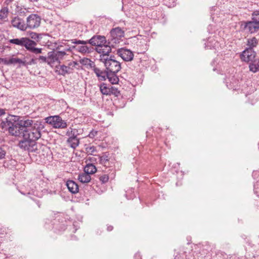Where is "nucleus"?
I'll return each mask as SVG.
<instances>
[{
  "label": "nucleus",
  "instance_id": "obj_1",
  "mask_svg": "<svg viewBox=\"0 0 259 259\" xmlns=\"http://www.w3.org/2000/svg\"><path fill=\"white\" fill-rule=\"evenodd\" d=\"M19 137L22 140L19 142V147L24 150L32 152L36 149V141L41 136V132L45 128V123L41 121H34L32 119H24L21 122Z\"/></svg>",
  "mask_w": 259,
  "mask_h": 259
},
{
  "label": "nucleus",
  "instance_id": "obj_2",
  "mask_svg": "<svg viewBox=\"0 0 259 259\" xmlns=\"http://www.w3.org/2000/svg\"><path fill=\"white\" fill-rule=\"evenodd\" d=\"M24 119H20L19 116L9 114L4 119L2 120L0 123V128L4 132H8L12 136L18 137L20 136V131L21 129V122Z\"/></svg>",
  "mask_w": 259,
  "mask_h": 259
},
{
  "label": "nucleus",
  "instance_id": "obj_3",
  "mask_svg": "<svg viewBox=\"0 0 259 259\" xmlns=\"http://www.w3.org/2000/svg\"><path fill=\"white\" fill-rule=\"evenodd\" d=\"M71 44H81V40H78L76 41H67V44H64V46L61 45L57 47L56 51H53L48 53V61L49 64L54 63L55 62L60 63V60L63 59L64 57L66 55V51H69L71 48L74 49L75 47H71L69 42Z\"/></svg>",
  "mask_w": 259,
  "mask_h": 259
},
{
  "label": "nucleus",
  "instance_id": "obj_4",
  "mask_svg": "<svg viewBox=\"0 0 259 259\" xmlns=\"http://www.w3.org/2000/svg\"><path fill=\"white\" fill-rule=\"evenodd\" d=\"M90 40L93 47L96 46V51L100 55H108L111 53V48L107 44L105 36L95 35Z\"/></svg>",
  "mask_w": 259,
  "mask_h": 259
},
{
  "label": "nucleus",
  "instance_id": "obj_5",
  "mask_svg": "<svg viewBox=\"0 0 259 259\" xmlns=\"http://www.w3.org/2000/svg\"><path fill=\"white\" fill-rule=\"evenodd\" d=\"M108 57L109 54L100 55V60L104 63L108 72L117 73L121 69L120 63L111 57Z\"/></svg>",
  "mask_w": 259,
  "mask_h": 259
},
{
  "label": "nucleus",
  "instance_id": "obj_6",
  "mask_svg": "<svg viewBox=\"0 0 259 259\" xmlns=\"http://www.w3.org/2000/svg\"><path fill=\"white\" fill-rule=\"evenodd\" d=\"M41 17L36 14H31L26 18V29H34L38 28L40 24Z\"/></svg>",
  "mask_w": 259,
  "mask_h": 259
},
{
  "label": "nucleus",
  "instance_id": "obj_7",
  "mask_svg": "<svg viewBox=\"0 0 259 259\" xmlns=\"http://www.w3.org/2000/svg\"><path fill=\"white\" fill-rule=\"evenodd\" d=\"M46 123L51 124L55 128H65L67 126L66 122L59 116H53L45 118Z\"/></svg>",
  "mask_w": 259,
  "mask_h": 259
},
{
  "label": "nucleus",
  "instance_id": "obj_8",
  "mask_svg": "<svg viewBox=\"0 0 259 259\" xmlns=\"http://www.w3.org/2000/svg\"><path fill=\"white\" fill-rule=\"evenodd\" d=\"M256 56L255 52L252 48H246L240 55L242 61L249 62L253 61Z\"/></svg>",
  "mask_w": 259,
  "mask_h": 259
},
{
  "label": "nucleus",
  "instance_id": "obj_9",
  "mask_svg": "<svg viewBox=\"0 0 259 259\" xmlns=\"http://www.w3.org/2000/svg\"><path fill=\"white\" fill-rule=\"evenodd\" d=\"M11 24L13 27L20 30L25 31L27 30L25 21L18 16L12 18Z\"/></svg>",
  "mask_w": 259,
  "mask_h": 259
},
{
  "label": "nucleus",
  "instance_id": "obj_10",
  "mask_svg": "<svg viewBox=\"0 0 259 259\" xmlns=\"http://www.w3.org/2000/svg\"><path fill=\"white\" fill-rule=\"evenodd\" d=\"M117 54L125 61H131L134 57L133 53L131 51L123 48L119 49Z\"/></svg>",
  "mask_w": 259,
  "mask_h": 259
},
{
  "label": "nucleus",
  "instance_id": "obj_11",
  "mask_svg": "<svg viewBox=\"0 0 259 259\" xmlns=\"http://www.w3.org/2000/svg\"><path fill=\"white\" fill-rule=\"evenodd\" d=\"M244 29L250 33L256 32L259 29V25L253 20L244 22Z\"/></svg>",
  "mask_w": 259,
  "mask_h": 259
},
{
  "label": "nucleus",
  "instance_id": "obj_12",
  "mask_svg": "<svg viewBox=\"0 0 259 259\" xmlns=\"http://www.w3.org/2000/svg\"><path fill=\"white\" fill-rule=\"evenodd\" d=\"M81 52L82 54H89L92 53L94 51V48L91 43L90 40L89 41L82 40Z\"/></svg>",
  "mask_w": 259,
  "mask_h": 259
},
{
  "label": "nucleus",
  "instance_id": "obj_13",
  "mask_svg": "<svg viewBox=\"0 0 259 259\" xmlns=\"http://www.w3.org/2000/svg\"><path fill=\"white\" fill-rule=\"evenodd\" d=\"M68 190L72 193L75 194L78 191V185L72 180H68L67 181L66 184Z\"/></svg>",
  "mask_w": 259,
  "mask_h": 259
},
{
  "label": "nucleus",
  "instance_id": "obj_14",
  "mask_svg": "<svg viewBox=\"0 0 259 259\" xmlns=\"http://www.w3.org/2000/svg\"><path fill=\"white\" fill-rule=\"evenodd\" d=\"M110 33L113 37L117 39L120 38L124 36V31L119 27L112 29Z\"/></svg>",
  "mask_w": 259,
  "mask_h": 259
},
{
  "label": "nucleus",
  "instance_id": "obj_15",
  "mask_svg": "<svg viewBox=\"0 0 259 259\" xmlns=\"http://www.w3.org/2000/svg\"><path fill=\"white\" fill-rule=\"evenodd\" d=\"M94 72L98 77V79L101 80H105L107 78V76L108 75V71H104L100 70L98 68H94L93 69Z\"/></svg>",
  "mask_w": 259,
  "mask_h": 259
},
{
  "label": "nucleus",
  "instance_id": "obj_16",
  "mask_svg": "<svg viewBox=\"0 0 259 259\" xmlns=\"http://www.w3.org/2000/svg\"><path fill=\"white\" fill-rule=\"evenodd\" d=\"M82 66L88 69H92L93 70L95 68V63L91 60V59L87 58H82Z\"/></svg>",
  "mask_w": 259,
  "mask_h": 259
},
{
  "label": "nucleus",
  "instance_id": "obj_17",
  "mask_svg": "<svg viewBox=\"0 0 259 259\" xmlns=\"http://www.w3.org/2000/svg\"><path fill=\"white\" fill-rule=\"evenodd\" d=\"M36 45V42L30 39L27 37H25L23 47H24L27 50L31 52L33 48Z\"/></svg>",
  "mask_w": 259,
  "mask_h": 259
},
{
  "label": "nucleus",
  "instance_id": "obj_18",
  "mask_svg": "<svg viewBox=\"0 0 259 259\" xmlns=\"http://www.w3.org/2000/svg\"><path fill=\"white\" fill-rule=\"evenodd\" d=\"M15 12L18 16L20 17L25 16L29 12L28 9L22 6H17L15 9Z\"/></svg>",
  "mask_w": 259,
  "mask_h": 259
},
{
  "label": "nucleus",
  "instance_id": "obj_19",
  "mask_svg": "<svg viewBox=\"0 0 259 259\" xmlns=\"http://www.w3.org/2000/svg\"><path fill=\"white\" fill-rule=\"evenodd\" d=\"M116 73H117L108 72L107 78L112 84H117L119 81V78Z\"/></svg>",
  "mask_w": 259,
  "mask_h": 259
},
{
  "label": "nucleus",
  "instance_id": "obj_20",
  "mask_svg": "<svg viewBox=\"0 0 259 259\" xmlns=\"http://www.w3.org/2000/svg\"><path fill=\"white\" fill-rule=\"evenodd\" d=\"M83 171L87 174L93 175L97 171V168L93 164L89 163L84 166Z\"/></svg>",
  "mask_w": 259,
  "mask_h": 259
},
{
  "label": "nucleus",
  "instance_id": "obj_21",
  "mask_svg": "<svg viewBox=\"0 0 259 259\" xmlns=\"http://www.w3.org/2000/svg\"><path fill=\"white\" fill-rule=\"evenodd\" d=\"M249 69L253 72L259 71V59L253 60L249 65Z\"/></svg>",
  "mask_w": 259,
  "mask_h": 259
},
{
  "label": "nucleus",
  "instance_id": "obj_22",
  "mask_svg": "<svg viewBox=\"0 0 259 259\" xmlns=\"http://www.w3.org/2000/svg\"><path fill=\"white\" fill-rule=\"evenodd\" d=\"M68 142L72 148H75L79 145V140L76 136H72L69 138Z\"/></svg>",
  "mask_w": 259,
  "mask_h": 259
},
{
  "label": "nucleus",
  "instance_id": "obj_23",
  "mask_svg": "<svg viewBox=\"0 0 259 259\" xmlns=\"http://www.w3.org/2000/svg\"><path fill=\"white\" fill-rule=\"evenodd\" d=\"M100 90L102 94L106 95H111V92H112V90H111L112 89L109 88V87H107V85L104 83L100 85Z\"/></svg>",
  "mask_w": 259,
  "mask_h": 259
},
{
  "label": "nucleus",
  "instance_id": "obj_24",
  "mask_svg": "<svg viewBox=\"0 0 259 259\" xmlns=\"http://www.w3.org/2000/svg\"><path fill=\"white\" fill-rule=\"evenodd\" d=\"M25 37L20 38H13L9 40V42L12 44L16 45L21 47H23Z\"/></svg>",
  "mask_w": 259,
  "mask_h": 259
},
{
  "label": "nucleus",
  "instance_id": "obj_25",
  "mask_svg": "<svg viewBox=\"0 0 259 259\" xmlns=\"http://www.w3.org/2000/svg\"><path fill=\"white\" fill-rule=\"evenodd\" d=\"M10 62L11 64H19L20 66H26V61H23L22 60L18 58H10Z\"/></svg>",
  "mask_w": 259,
  "mask_h": 259
},
{
  "label": "nucleus",
  "instance_id": "obj_26",
  "mask_svg": "<svg viewBox=\"0 0 259 259\" xmlns=\"http://www.w3.org/2000/svg\"><path fill=\"white\" fill-rule=\"evenodd\" d=\"M258 41L257 39L253 37L251 38H249L247 39V45L248 46V48H252L256 46L257 45Z\"/></svg>",
  "mask_w": 259,
  "mask_h": 259
},
{
  "label": "nucleus",
  "instance_id": "obj_27",
  "mask_svg": "<svg viewBox=\"0 0 259 259\" xmlns=\"http://www.w3.org/2000/svg\"><path fill=\"white\" fill-rule=\"evenodd\" d=\"M59 71L60 74L64 75L67 73H69L71 72V68L69 66L61 65Z\"/></svg>",
  "mask_w": 259,
  "mask_h": 259
},
{
  "label": "nucleus",
  "instance_id": "obj_28",
  "mask_svg": "<svg viewBox=\"0 0 259 259\" xmlns=\"http://www.w3.org/2000/svg\"><path fill=\"white\" fill-rule=\"evenodd\" d=\"M9 13V9L7 7H4L0 10V19H4L7 18Z\"/></svg>",
  "mask_w": 259,
  "mask_h": 259
},
{
  "label": "nucleus",
  "instance_id": "obj_29",
  "mask_svg": "<svg viewBox=\"0 0 259 259\" xmlns=\"http://www.w3.org/2000/svg\"><path fill=\"white\" fill-rule=\"evenodd\" d=\"M108 155L107 153H105L100 156V162L101 164H105L109 161Z\"/></svg>",
  "mask_w": 259,
  "mask_h": 259
},
{
  "label": "nucleus",
  "instance_id": "obj_30",
  "mask_svg": "<svg viewBox=\"0 0 259 259\" xmlns=\"http://www.w3.org/2000/svg\"><path fill=\"white\" fill-rule=\"evenodd\" d=\"M90 174H87L84 172L82 174V183H88L91 181V175Z\"/></svg>",
  "mask_w": 259,
  "mask_h": 259
},
{
  "label": "nucleus",
  "instance_id": "obj_31",
  "mask_svg": "<svg viewBox=\"0 0 259 259\" xmlns=\"http://www.w3.org/2000/svg\"><path fill=\"white\" fill-rule=\"evenodd\" d=\"M252 19L259 25V11H255L252 14Z\"/></svg>",
  "mask_w": 259,
  "mask_h": 259
},
{
  "label": "nucleus",
  "instance_id": "obj_32",
  "mask_svg": "<svg viewBox=\"0 0 259 259\" xmlns=\"http://www.w3.org/2000/svg\"><path fill=\"white\" fill-rule=\"evenodd\" d=\"M36 58L37 59V61L40 63L47 62L49 64L48 56L47 57L42 56H39L38 57H36Z\"/></svg>",
  "mask_w": 259,
  "mask_h": 259
},
{
  "label": "nucleus",
  "instance_id": "obj_33",
  "mask_svg": "<svg viewBox=\"0 0 259 259\" xmlns=\"http://www.w3.org/2000/svg\"><path fill=\"white\" fill-rule=\"evenodd\" d=\"M95 147L94 146H87L85 147V151L88 154H93L95 151Z\"/></svg>",
  "mask_w": 259,
  "mask_h": 259
},
{
  "label": "nucleus",
  "instance_id": "obj_34",
  "mask_svg": "<svg viewBox=\"0 0 259 259\" xmlns=\"http://www.w3.org/2000/svg\"><path fill=\"white\" fill-rule=\"evenodd\" d=\"M37 63V59L35 58H31L29 62H26V66L36 64Z\"/></svg>",
  "mask_w": 259,
  "mask_h": 259
},
{
  "label": "nucleus",
  "instance_id": "obj_35",
  "mask_svg": "<svg viewBox=\"0 0 259 259\" xmlns=\"http://www.w3.org/2000/svg\"><path fill=\"white\" fill-rule=\"evenodd\" d=\"M0 63H2L4 65H10V59L0 58Z\"/></svg>",
  "mask_w": 259,
  "mask_h": 259
},
{
  "label": "nucleus",
  "instance_id": "obj_36",
  "mask_svg": "<svg viewBox=\"0 0 259 259\" xmlns=\"http://www.w3.org/2000/svg\"><path fill=\"white\" fill-rule=\"evenodd\" d=\"M109 177L107 175H104L100 177V180L103 183H105L108 182Z\"/></svg>",
  "mask_w": 259,
  "mask_h": 259
},
{
  "label": "nucleus",
  "instance_id": "obj_37",
  "mask_svg": "<svg viewBox=\"0 0 259 259\" xmlns=\"http://www.w3.org/2000/svg\"><path fill=\"white\" fill-rule=\"evenodd\" d=\"M6 154V151L2 147H0V159L4 158Z\"/></svg>",
  "mask_w": 259,
  "mask_h": 259
},
{
  "label": "nucleus",
  "instance_id": "obj_38",
  "mask_svg": "<svg viewBox=\"0 0 259 259\" xmlns=\"http://www.w3.org/2000/svg\"><path fill=\"white\" fill-rule=\"evenodd\" d=\"M42 49L41 48H33L31 52L34 53L35 54H38L41 53Z\"/></svg>",
  "mask_w": 259,
  "mask_h": 259
},
{
  "label": "nucleus",
  "instance_id": "obj_39",
  "mask_svg": "<svg viewBox=\"0 0 259 259\" xmlns=\"http://www.w3.org/2000/svg\"><path fill=\"white\" fill-rule=\"evenodd\" d=\"M111 89H112V92H111V94H113L115 96H118L119 95V91L117 89H115L113 87H111Z\"/></svg>",
  "mask_w": 259,
  "mask_h": 259
},
{
  "label": "nucleus",
  "instance_id": "obj_40",
  "mask_svg": "<svg viewBox=\"0 0 259 259\" xmlns=\"http://www.w3.org/2000/svg\"><path fill=\"white\" fill-rule=\"evenodd\" d=\"M97 134V132H94V131H92V132H90L89 134L88 135V136H86L85 135L84 137H87V136H89L90 138H93V137H94V136H95V135Z\"/></svg>",
  "mask_w": 259,
  "mask_h": 259
},
{
  "label": "nucleus",
  "instance_id": "obj_41",
  "mask_svg": "<svg viewBox=\"0 0 259 259\" xmlns=\"http://www.w3.org/2000/svg\"><path fill=\"white\" fill-rule=\"evenodd\" d=\"M73 230L72 231V232L75 233L79 228V226H77V225H76L75 223H73Z\"/></svg>",
  "mask_w": 259,
  "mask_h": 259
},
{
  "label": "nucleus",
  "instance_id": "obj_42",
  "mask_svg": "<svg viewBox=\"0 0 259 259\" xmlns=\"http://www.w3.org/2000/svg\"><path fill=\"white\" fill-rule=\"evenodd\" d=\"M6 114V109L0 108V117Z\"/></svg>",
  "mask_w": 259,
  "mask_h": 259
},
{
  "label": "nucleus",
  "instance_id": "obj_43",
  "mask_svg": "<svg viewBox=\"0 0 259 259\" xmlns=\"http://www.w3.org/2000/svg\"><path fill=\"white\" fill-rule=\"evenodd\" d=\"M71 239L72 240H78L79 238L76 237V236L72 235L71 236Z\"/></svg>",
  "mask_w": 259,
  "mask_h": 259
},
{
  "label": "nucleus",
  "instance_id": "obj_44",
  "mask_svg": "<svg viewBox=\"0 0 259 259\" xmlns=\"http://www.w3.org/2000/svg\"><path fill=\"white\" fill-rule=\"evenodd\" d=\"M38 34L36 33H33L31 35V38L33 39H35L36 38H38Z\"/></svg>",
  "mask_w": 259,
  "mask_h": 259
},
{
  "label": "nucleus",
  "instance_id": "obj_45",
  "mask_svg": "<svg viewBox=\"0 0 259 259\" xmlns=\"http://www.w3.org/2000/svg\"><path fill=\"white\" fill-rule=\"evenodd\" d=\"M113 227L112 226H108L107 227V230H108V231H112V230H113Z\"/></svg>",
  "mask_w": 259,
  "mask_h": 259
},
{
  "label": "nucleus",
  "instance_id": "obj_46",
  "mask_svg": "<svg viewBox=\"0 0 259 259\" xmlns=\"http://www.w3.org/2000/svg\"><path fill=\"white\" fill-rule=\"evenodd\" d=\"M81 173H79L78 175V180L81 182Z\"/></svg>",
  "mask_w": 259,
  "mask_h": 259
},
{
  "label": "nucleus",
  "instance_id": "obj_47",
  "mask_svg": "<svg viewBox=\"0 0 259 259\" xmlns=\"http://www.w3.org/2000/svg\"><path fill=\"white\" fill-rule=\"evenodd\" d=\"M36 204L37 205V206H38V207H40L41 203H40V202L39 201H37L36 202Z\"/></svg>",
  "mask_w": 259,
  "mask_h": 259
},
{
  "label": "nucleus",
  "instance_id": "obj_48",
  "mask_svg": "<svg viewBox=\"0 0 259 259\" xmlns=\"http://www.w3.org/2000/svg\"><path fill=\"white\" fill-rule=\"evenodd\" d=\"M136 40H137L136 43H137V46H138L139 44H141V41H139V40H137V39Z\"/></svg>",
  "mask_w": 259,
  "mask_h": 259
},
{
  "label": "nucleus",
  "instance_id": "obj_49",
  "mask_svg": "<svg viewBox=\"0 0 259 259\" xmlns=\"http://www.w3.org/2000/svg\"><path fill=\"white\" fill-rule=\"evenodd\" d=\"M30 2H38L39 0H29Z\"/></svg>",
  "mask_w": 259,
  "mask_h": 259
},
{
  "label": "nucleus",
  "instance_id": "obj_50",
  "mask_svg": "<svg viewBox=\"0 0 259 259\" xmlns=\"http://www.w3.org/2000/svg\"><path fill=\"white\" fill-rule=\"evenodd\" d=\"M135 197V195L133 194L131 196L129 197L128 199H132L133 197Z\"/></svg>",
  "mask_w": 259,
  "mask_h": 259
},
{
  "label": "nucleus",
  "instance_id": "obj_51",
  "mask_svg": "<svg viewBox=\"0 0 259 259\" xmlns=\"http://www.w3.org/2000/svg\"><path fill=\"white\" fill-rule=\"evenodd\" d=\"M78 50L79 52H81V47H78Z\"/></svg>",
  "mask_w": 259,
  "mask_h": 259
},
{
  "label": "nucleus",
  "instance_id": "obj_52",
  "mask_svg": "<svg viewBox=\"0 0 259 259\" xmlns=\"http://www.w3.org/2000/svg\"><path fill=\"white\" fill-rule=\"evenodd\" d=\"M130 191L131 192H133V190H132V189H131Z\"/></svg>",
  "mask_w": 259,
  "mask_h": 259
}]
</instances>
